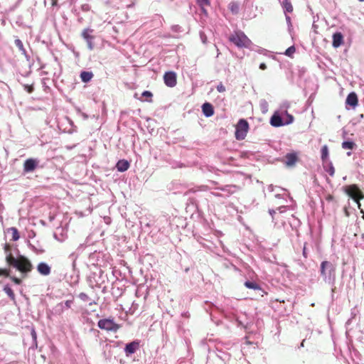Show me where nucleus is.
Masks as SVG:
<instances>
[{
  "label": "nucleus",
  "instance_id": "8fccbe9b",
  "mask_svg": "<svg viewBox=\"0 0 364 364\" xmlns=\"http://www.w3.org/2000/svg\"><path fill=\"white\" fill-rule=\"evenodd\" d=\"M82 117L85 119H87L88 118V116L85 113L82 114Z\"/></svg>",
  "mask_w": 364,
  "mask_h": 364
},
{
  "label": "nucleus",
  "instance_id": "6ab92c4d",
  "mask_svg": "<svg viewBox=\"0 0 364 364\" xmlns=\"http://www.w3.org/2000/svg\"><path fill=\"white\" fill-rule=\"evenodd\" d=\"M328 154H329V152H328V146L327 145H323L321 147V158L322 162L323 164H326V163L328 162Z\"/></svg>",
  "mask_w": 364,
  "mask_h": 364
},
{
  "label": "nucleus",
  "instance_id": "72a5a7b5",
  "mask_svg": "<svg viewBox=\"0 0 364 364\" xmlns=\"http://www.w3.org/2000/svg\"><path fill=\"white\" fill-rule=\"evenodd\" d=\"M171 30L174 32H181V27L178 25H173L171 26Z\"/></svg>",
  "mask_w": 364,
  "mask_h": 364
},
{
  "label": "nucleus",
  "instance_id": "bb28decb",
  "mask_svg": "<svg viewBox=\"0 0 364 364\" xmlns=\"http://www.w3.org/2000/svg\"><path fill=\"white\" fill-rule=\"evenodd\" d=\"M196 2L199 5V6L201 8L202 11L204 14H206V10L205 9V6L210 5V1L209 0H196Z\"/></svg>",
  "mask_w": 364,
  "mask_h": 364
},
{
  "label": "nucleus",
  "instance_id": "c756f323",
  "mask_svg": "<svg viewBox=\"0 0 364 364\" xmlns=\"http://www.w3.org/2000/svg\"><path fill=\"white\" fill-rule=\"evenodd\" d=\"M295 47L294 46L289 47L286 51L284 52V54L287 56L291 57L294 53H295Z\"/></svg>",
  "mask_w": 364,
  "mask_h": 364
},
{
  "label": "nucleus",
  "instance_id": "3c124183",
  "mask_svg": "<svg viewBox=\"0 0 364 364\" xmlns=\"http://www.w3.org/2000/svg\"><path fill=\"white\" fill-rule=\"evenodd\" d=\"M70 302H71L70 301H66L65 304H66V306H67L68 307H70Z\"/></svg>",
  "mask_w": 364,
  "mask_h": 364
},
{
  "label": "nucleus",
  "instance_id": "58836bf2",
  "mask_svg": "<svg viewBox=\"0 0 364 364\" xmlns=\"http://www.w3.org/2000/svg\"><path fill=\"white\" fill-rule=\"evenodd\" d=\"M25 90L28 93H31L33 91V87L31 85H25Z\"/></svg>",
  "mask_w": 364,
  "mask_h": 364
},
{
  "label": "nucleus",
  "instance_id": "c9c22d12",
  "mask_svg": "<svg viewBox=\"0 0 364 364\" xmlns=\"http://www.w3.org/2000/svg\"><path fill=\"white\" fill-rule=\"evenodd\" d=\"M9 272L6 269H0V276H9Z\"/></svg>",
  "mask_w": 364,
  "mask_h": 364
},
{
  "label": "nucleus",
  "instance_id": "9d476101",
  "mask_svg": "<svg viewBox=\"0 0 364 364\" xmlns=\"http://www.w3.org/2000/svg\"><path fill=\"white\" fill-rule=\"evenodd\" d=\"M140 346V342L138 341H132L126 345L124 351L127 356H129L133 353H134Z\"/></svg>",
  "mask_w": 364,
  "mask_h": 364
},
{
  "label": "nucleus",
  "instance_id": "bf43d9fd",
  "mask_svg": "<svg viewBox=\"0 0 364 364\" xmlns=\"http://www.w3.org/2000/svg\"><path fill=\"white\" fill-rule=\"evenodd\" d=\"M304 341H305L304 340V341L301 342V346H304Z\"/></svg>",
  "mask_w": 364,
  "mask_h": 364
},
{
  "label": "nucleus",
  "instance_id": "a211bd4d",
  "mask_svg": "<svg viewBox=\"0 0 364 364\" xmlns=\"http://www.w3.org/2000/svg\"><path fill=\"white\" fill-rule=\"evenodd\" d=\"M117 170L120 172L127 171L129 167V163L124 159L119 160L116 165Z\"/></svg>",
  "mask_w": 364,
  "mask_h": 364
},
{
  "label": "nucleus",
  "instance_id": "79ce46f5",
  "mask_svg": "<svg viewBox=\"0 0 364 364\" xmlns=\"http://www.w3.org/2000/svg\"><path fill=\"white\" fill-rule=\"evenodd\" d=\"M259 68L261 70H265L267 68V65L265 63H262L260 65H259Z\"/></svg>",
  "mask_w": 364,
  "mask_h": 364
},
{
  "label": "nucleus",
  "instance_id": "13d9d810",
  "mask_svg": "<svg viewBox=\"0 0 364 364\" xmlns=\"http://www.w3.org/2000/svg\"><path fill=\"white\" fill-rule=\"evenodd\" d=\"M347 155H348V156H350V155H351V152H350V151H349V152H348V153H347Z\"/></svg>",
  "mask_w": 364,
  "mask_h": 364
},
{
  "label": "nucleus",
  "instance_id": "c03bdc74",
  "mask_svg": "<svg viewBox=\"0 0 364 364\" xmlns=\"http://www.w3.org/2000/svg\"><path fill=\"white\" fill-rule=\"evenodd\" d=\"M207 190H208V187L205 186H200L198 189V191H205Z\"/></svg>",
  "mask_w": 364,
  "mask_h": 364
},
{
  "label": "nucleus",
  "instance_id": "2eb2a0df",
  "mask_svg": "<svg viewBox=\"0 0 364 364\" xmlns=\"http://www.w3.org/2000/svg\"><path fill=\"white\" fill-rule=\"evenodd\" d=\"M358 97L355 92H350L348 94L346 98V105L351 106L352 107H355L358 105Z\"/></svg>",
  "mask_w": 364,
  "mask_h": 364
},
{
  "label": "nucleus",
  "instance_id": "412c9836",
  "mask_svg": "<svg viewBox=\"0 0 364 364\" xmlns=\"http://www.w3.org/2000/svg\"><path fill=\"white\" fill-rule=\"evenodd\" d=\"M282 5L285 14L292 12L293 6L290 0H283Z\"/></svg>",
  "mask_w": 364,
  "mask_h": 364
},
{
  "label": "nucleus",
  "instance_id": "f257e3e1",
  "mask_svg": "<svg viewBox=\"0 0 364 364\" xmlns=\"http://www.w3.org/2000/svg\"><path fill=\"white\" fill-rule=\"evenodd\" d=\"M6 262L10 266L16 268L23 274L31 272L32 269V264L31 262L23 256H21L18 258H15L11 253H9L6 255Z\"/></svg>",
  "mask_w": 364,
  "mask_h": 364
},
{
  "label": "nucleus",
  "instance_id": "f03ea898",
  "mask_svg": "<svg viewBox=\"0 0 364 364\" xmlns=\"http://www.w3.org/2000/svg\"><path fill=\"white\" fill-rule=\"evenodd\" d=\"M320 273L326 282L331 283L335 279L336 267L329 261H323L321 264Z\"/></svg>",
  "mask_w": 364,
  "mask_h": 364
},
{
  "label": "nucleus",
  "instance_id": "864d4df0",
  "mask_svg": "<svg viewBox=\"0 0 364 364\" xmlns=\"http://www.w3.org/2000/svg\"><path fill=\"white\" fill-rule=\"evenodd\" d=\"M32 335H33V337L34 338H36V332H35L34 331H33V332H32Z\"/></svg>",
  "mask_w": 364,
  "mask_h": 364
},
{
  "label": "nucleus",
  "instance_id": "37998d69",
  "mask_svg": "<svg viewBox=\"0 0 364 364\" xmlns=\"http://www.w3.org/2000/svg\"><path fill=\"white\" fill-rule=\"evenodd\" d=\"M303 255L305 258H307V252H306V248L305 245L303 248Z\"/></svg>",
  "mask_w": 364,
  "mask_h": 364
},
{
  "label": "nucleus",
  "instance_id": "de8ad7c7",
  "mask_svg": "<svg viewBox=\"0 0 364 364\" xmlns=\"http://www.w3.org/2000/svg\"><path fill=\"white\" fill-rule=\"evenodd\" d=\"M51 4L53 6H57L58 0H51Z\"/></svg>",
  "mask_w": 364,
  "mask_h": 364
},
{
  "label": "nucleus",
  "instance_id": "4d7b16f0",
  "mask_svg": "<svg viewBox=\"0 0 364 364\" xmlns=\"http://www.w3.org/2000/svg\"><path fill=\"white\" fill-rule=\"evenodd\" d=\"M79 296H86V294H85V293H80V294H79Z\"/></svg>",
  "mask_w": 364,
  "mask_h": 364
},
{
  "label": "nucleus",
  "instance_id": "7ed1b4c3",
  "mask_svg": "<svg viewBox=\"0 0 364 364\" xmlns=\"http://www.w3.org/2000/svg\"><path fill=\"white\" fill-rule=\"evenodd\" d=\"M229 41L238 48H250L252 45V41L240 31L232 33Z\"/></svg>",
  "mask_w": 364,
  "mask_h": 364
},
{
  "label": "nucleus",
  "instance_id": "39448f33",
  "mask_svg": "<svg viewBox=\"0 0 364 364\" xmlns=\"http://www.w3.org/2000/svg\"><path fill=\"white\" fill-rule=\"evenodd\" d=\"M249 129V124L245 119H241L237 124L235 130V138L237 140H242L245 138Z\"/></svg>",
  "mask_w": 364,
  "mask_h": 364
},
{
  "label": "nucleus",
  "instance_id": "0eeeda50",
  "mask_svg": "<svg viewBox=\"0 0 364 364\" xmlns=\"http://www.w3.org/2000/svg\"><path fill=\"white\" fill-rule=\"evenodd\" d=\"M93 33V29L90 28H85L82 32V37L86 41L87 48L90 50H92L95 48V44L93 41L95 39V36L92 35Z\"/></svg>",
  "mask_w": 364,
  "mask_h": 364
},
{
  "label": "nucleus",
  "instance_id": "7c9ffc66",
  "mask_svg": "<svg viewBox=\"0 0 364 364\" xmlns=\"http://www.w3.org/2000/svg\"><path fill=\"white\" fill-rule=\"evenodd\" d=\"M286 114H287L288 119L284 122H285L286 125H287V124H289L293 122L294 117L291 114H288V112L287 111H286Z\"/></svg>",
  "mask_w": 364,
  "mask_h": 364
},
{
  "label": "nucleus",
  "instance_id": "1a4fd4ad",
  "mask_svg": "<svg viewBox=\"0 0 364 364\" xmlns=\"http://www.w3.org/2000/svg\"><path fill=\"white\" fill-rule=\"evenodd\" d=\"M164 83L169 87H173L177 83L176 74L173 71L165 73L164 75Z\"/></svg>",
  "mask_w": 364,
  "mask_h": 364
},
{
  "label": "nucleus",
  "instance_id": "603ef678",
  "mask_svg": "<svg viewBox=\"0 0 364 364\" xmlns=\"http://www.w3.org/2000/svg\"><path fill=\"white\" fill-rule=\"evenodd\" d=\"M54 237H55L56 240H59V241H60V242H63V240H59V239L58 238V237H57V235H56V234H55V235H54Z\"/></svg>",
  "mask_w": 364,
  "mask_h": 364
},
{
  "label": "nucleus",
  "instance_id": "ea45409f",
  "mask_svg": "<svg viewBox=\"0 0 364 364\" xmlns=\"http://www.w3.org/2000/svg\"><path fill=\"white\" fill-rule=\"evenodd\" d=\"M285 18L289 26H291V18L289 15L285 14Z\"/></svg>",
  "mask_w": 364,
  "mask_h": 364
},
{
  "label": "nucleus",
  "instance_id": "052dcab7",
  "mask_svg": "<svg viewBox=\"0 0 364 364\" xmlns=\"http://www.w3.org/2000/svg\"><path fill=\"white\" fill-rule=\"evenodd\" d=\"M313 27H314V28H316V26L314 23V24H313Z\"/></svg>",
  "mask_w": 364,
  "mask_h": 364
},
{
  "label": "nucleus",
  "instance_id": "20e7f679",
  "mask_svg": "<svg viewBox=\"0 0 364 364\" xmlns=\"http://www.w3.org/2000/svg\"><path fill=\"white\" fill-rule=\"evenodd\" d=\"M98 327L106 331L116 333L120 328L121 325L116 323L113 318H102L97 323Z\"/></svg>",
  "mask_w": 364,
  "mask_h": 364
},
{
  "label": "nucleus",
  "instance_id": "f8f14e48",
  "mask_svg": "<svg viewBox=\"0 0 364 364\" xmlns=\"http://www.w3.org/2000/svg\"><path fill=\"white\" fill-rule=\"evenodd\" d=\"M37 271L41 275L48 276L50 274L51 268L47 263L42 262L38 264Z\"/></svg>",
  "mask_w": 364,
  "mask_h": 364
},
{
  "label": "nucleus",
  "instance_id": "f3484780",
  "mask_svg": "<svg viewBox=\"0 0 364 364\" xmlns=\"http://www.w3.org/2000/svg\"><path fill=\"white\" fill-rule=\"evenodd\" d=\"M297 161V155L296 153H288L286 155V164L289 166H293Z\"/></svg>",
  "mask_w": 364,
  "mask_h": 364
},
{
  "label": "nucleus",
  "instance_id": "ddd939ff",
  "mask_svg": "<svg viewBox=\"0 0 364 364\" xmlns=\"http://www.w3.org/2000/svg\"><path fill=\"white\" fill-rule=\"evenodd\" d=\"M218 190H220L225 193H226L227 196H229L234 193L237 192L240 188L238 186L235 185H226L223 187L217 188Z\"/></svg>",
  "mask_w": 364,
  "mask_h": 364
},
{
  "label": "nucleus",
  "instance_id": "a18cd8bd",
  "mask_svg": "<svg viewBox=\"0 0 364 364\" xmlns=\"http://www.w3.org/2000/svg\"><path fill=\"white\" fill-rule=\"evenodd\" d=\"M285 208L286 207L285 206H280L277 208V210L280 212V213H282L285 210Z\"/></svg>",
  "mask_w": 364,
  "mask_h": 364
},
{
  "label": "nucleus",
  "instance_id": "c85d7f7f",
  "mask_svg": "<svg viewBox=\"0 0 364 364\" xmlns=\"http://www.w3.org/2000/svg\"><path fill=\"white\" fill-rule=\"evenodd\" d=\"M324 168L330 176H333L334 175L335 169L333 166V164L331 161L328 162L327 167L326 168L324 166Z\"/></svg>",
  "mask_w": 364,
  "mask_h": 364
},
{
  "label": "nucleus",
  "instance_id": "a19ab883",
  "mask_svg": "<svg viewBox=\"0 0 364 364\" xmlns=\"http://www.w3.org/2000/svg\"><path fill=\"white\" fill-rule=\"evenodd\" d=\"M82 11H89L90 6L88 4H83L82 6Z\"/></svg>",
  "mask_w": 364,
  "mask_h": 364
},
{
  "label": "nucleus",
  "instance_id": "2f4dec72",
  "mask_svg": "<svg viewBox=\"0 0 364 364\" xmlns=\"http://www.w3.org/2000/svg\"><path fill=\"white\" fill-rule=\"evenodd\" d=\"M4 290L8 296H14L13 291L9 287L5 286Z\"/></svg>",
  "mask_w": 364,
  "mask_h": 364
},
{
  "label": "nucleus",
  "instance_id": "423d86ee",
  "mask_svg": "<svg viewBox=\"0 0 364 364\" xmlns=\"http://www.w3.org/2000/svg\"><path fill=\"white\" fill-rule=\"evenodd\" d=\"M346 193L350 196L360 207L359 200L364 198V195L356 185H350L345 188Z\"/></svg>",
  "mask_w": 364,
  "mask_h": 364
},
{
  "label": "nucleus",
  "instance_id": "5701e85b",
  "mask_svg": "<svg viewBox=\"0 0 364 364\" xmlns=\"http://www.w3.org/2000/svg\"><path fill=\"white\" fill-rule=\"evenodd\" d=\"M245 286L248 289L261 290L259 285L255 281H246L245 282Z\"/></svg>",
  "mask_w": 364,
  "mask_h": 364
},
{
  "label": "nucleus",
  "instance_id": "cd10ccee",
  "mask_svg": "<svg viewBox=\"0 0 364 364\" xmlns=\"http://www.w3.org/2000/svg\"><path fill=\"white\" fill-rule=\"evenodd\" d=\"M259 107L262 113L267 112L269 105L266 100L262 99L259 101Z\"/></svg>",
  "mask_w": 364,
  "mask_h": 364
},
{
  "label": "nucleus",
  "instance_id": "49530a36",
  "mask_svg": "<svg viewBox=\"0 0 364 364\" xmlns=\"http://www.w3.org/2000/svg\"><path fill=\"white\" fill-rule=\"evenodd\" d=\"M12 279L14 280V282L16 283V284H19L21 280L16 277H13Z\"/></svg>",
  "mask_w": 364,
  "mask_h": 364
},
{
  "label": "nucleus",
  "instance_id": "9b49d317",
  "mask_svg": "<svg viewBox=\"0 0 364 364\" xmlns=\"http://www.w3.org/2000/svg\"><path fill=\"white\" fill-rule=\"evenodd\" d=\"M270 124L272 127H279L286 125L285 122L278 112H274L270 119Z\"/></svg>",
  "mask_w": 364,
  "mask_h": 364
},
{
  "label": "nucleus",
  "instance_id": "473e14b6",
  "mask_svg": "<svg viewBox=\"0 0 364 364\" xmlns=\"http://www.w3.org/2000/svg\"><path fill=\"white\" fill-rule=\"evenodd\" d=\"M199 35H200V38L201 41L203 43H206V42H207V36L205 34V33L203 31H200Z\"/></svg>",
  "mask_w": 364,
  "mask_h": 364
},
{
  "label": "nucleus",
  "instance_id": "dca6fc26",
  "mask_svg": "<svg viewBox=\"0 0 364 364\" xmlns=\"http://www.w3.org/2000/svg\"><path fill=\"white\" fill-rule=\"evenodd\" d=\"M202 111L206 117H210L214 114L213 107L208 102H205L202 105Z\"/></svg>",
  "mask_w": 364,
  "mask_h": 364
},
{
  "label": "nucleus",
  "instance_id": "e433bc0d",
  "mask_svg": "<svg viewBox=\"0 0 364 364\" xmlns=\"http://www.w3.org/2000/svg\"><path fill=\"white\" fill-rule=\"evenodd\" d=\"M78 255L75 252H73L69 255V259H70L73 262H75L77 259Z\"/></svg>",
  "mask_w": 364,
  "mask_h": 364
},
{
  "label": "nucleus",
  "instance_id": "6e6d98bb",
  "mask_svg": "<svg viewBox=\"0 0 364 364\" xmlns=\"http://www.w3.org/2000/svg\"><path fill=\"white\" fill-rule=\"evenodd\" d=\"M212 194H213V195H215V196H220V194H219V193H212Z\"/></svg>",
  "mask_w": 364,
  "mask_h": 364
},
{
  "label": "nucleus",
  "instance_id": "a878e982",
  "mask_svg": "<svg viewBox=\"0 0 364 364\" xmlns=\"http://www.w3.org/2000/svg\"><path fill=\"white\" fill-rule=\"evenodd\" d=\"M8 232H11L12 233V240L16 241L19 239V233L17 228L12 227L8 229Z\"/></svg>",
  "mask_w": 364,
  "mask_h": 364
},
{
  "label": "nucleus",
  "instance_id": "4c0bfd02",
  "mask_svg": "<svg viewBox=\"0 0 364 364\" xmlns=\"http://www.w3.org/2000/svg\"><path fill=\"white\" fill-rule=\"evenodd\" d=\"M142 96L151 98L152 97V93L151 92H149V91H144L142 92Z\"/></svg>",
  "mask_w": 364,
  "mask_h": 364
},
{
  "label": "nucleus",
  "instance_id": "aec40b11",
  "mask_svg": "<svg viewBox=\"0 0 364 364\" xmlns=\"http://www.w3.org/2000/svg\"><path fill=\"white\" fill-rule=\"evenodd\" d=\"M93 77V73L90 71H82L80 73V78L83 82H90Z\"/></svg>",
  "mask_w": 364,
  "mask_h": 364
},
{
  "label": "nucleus",
  "instance_id": "09e8293b",
  "mask_svg": "<svg viewBox=\"0 0 364 364\" xmlns=\"http://www.w3.org/2000/svg\"><path fill=\"white\" fill-rule=\"evenodd\" d=\"M269 214L273 217L274 214H275V213H276V210H273V209H270V210H269Z\"/></svg>",
  "mask_w": 364,
  "mask_h": 364
},
{
  "label": "nucleus",
  "instance_id": "4be33fe9",
  "mask_svg": "<svg viewBox=\"0 0 364 364\" xmlns=\"http://www.w3.org/2000/svg\"><path fill=\"white\" fill-rule=\"evenodd\" d=\"M15 45L18 47V48L20 50L21 53L26 58V59L28 60L29 57L26 53V49L23 47V44L22 41L20 39H16L15 40Z\"/></svg>",
  "mask_w": 364,
  "mask_h": 364
},
{
  "label": "nucleus",
  "instance_id": "393cba45",
  "mask_svg": "<svg viewBox=\"0 0 364 364\" xmlns=\"http://www.w3.org/2000/svg\"><path fill=\"white\" fill-rule=\"evenodd\" d=\"M342 148L344 149H353L356 144L352 141H346L342 143Z\"/></svg>",
  "mask_w": 364,
  "mask_h": 364
},
{
  "label": "nucleus",
  "instance_id": "6e6552de",
  "mask_svg": "<svg viewBox=\"0 0 364 364\" xmlns=\"http://www.w3.org/2000/svg\"><path fill=\"white\" fill-rule=\"evenodd\" d=\"M39 160L37 159L30 158L26 159L23 163V172L25 173L33 172L38 166Z\"/></svg>",
  "mask_w": 364,
  "mask_h": 364
},
{
  "label": "nucleus",
  "instance_id": "f704fd0d",
  "mask_svg": "<svg viewBox=\"0 0 364 364\" xmlns=\"http://www.w3.org/2000/svg\"><path fill=\"white\" fill-rule=\"evenodd\" d=\"M216 88L219 92H223L225 91V87L222 83H220Z\"/></svg>",
  "mask_w": 364,
  "mask_h": 364
},
{
  "label": "nucleus",
  "instance_id": "5fc2aeb1",
  "mask_svg": "<svg viewBox=\"0 0 364 364\" xmlns=\"http://www.w3.org/2000/svg\"><path fill=\"white\" fill-rule=\"evenodd\" d=\"M276 301H279V302H284V300H280V299H276Z\"/></svg>",
  "mask_w": 364,
  "mask_h": 364
},
{
  "label": "nucleus",
  "instance_id": "680f3d73",
  "mask_svg": "<svg viewBox=\"0 0 364 364\" xmlns=\"http://www.w3.org/2000/svg\"><path fill=\"white\" fill-rule=\"evenodd\" d=\"M5 250H6V251H7V250H8V247H7V246L6 247Z\"/></svg>",
  "mask_w": 364,
  "mask_h": 364
},
{
  "label": "nucleus",
  "instance_id": "4468645a",
  "mask_svg": "<svg viewBox=\"0 0 364 364\" xmlns=\"http://www.w3.org/2000/svg\"><path fill=\"white\" fill-rule=\"evenodd\" d=\"M343 43V36L341 32H336L333 35L332 45L334 48L340 47Z\"/></svg>",
  "mask_w": 364,
  "mask_h": 364
},
{
  "label": "nucleus",
  "instance_id": "b1692460",
  "mask_svg": "<svg viewBox=\"0 0 364 364\" xmlns=\"http://www.w3.org/2000/svg\"><path fill=\"white\" fill-rule=\"evenodd\" d=\"M229 9L231 11V12L233 14H237L239 12L240 10V6L239 4L237 2H231L230 3L228 6Z\"/></svg>",
  "mask_w": 364,
  "mask_h": 364
}]
</instances>
